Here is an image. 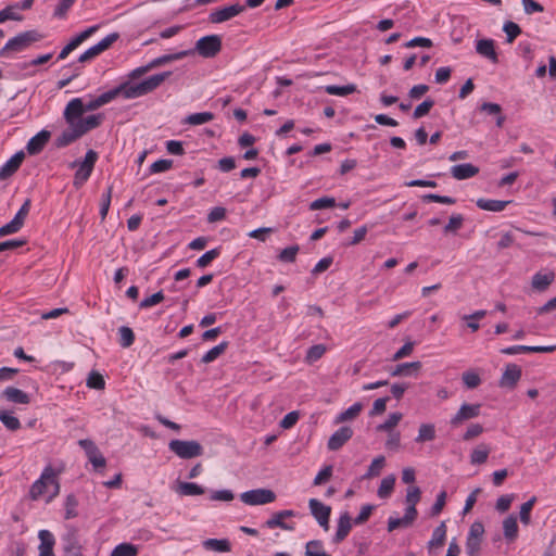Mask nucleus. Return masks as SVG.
<instances>
[{
  "label": "nucleus",
  "instance_id": "1",
  "mask_svg": "<svg viewBox=\"0 0 556 556\" xmlns=\"http://www.w3.org/2000/svg\"><path fill=\"white\" fill-rule=\"evenodd\" d=\"M170 75L172 72L168 71L149 76L137 84L126 81L111 89L110 92L113 93V100L118 96L127 100L140 98L156 90Z\"/></svg>",
  "mask_w": 556,
  "mask_h": 556
},
{
  "label": "nucleus",
  "instance_id": "2",
  "mask_svg": "<svg viewBox=\"0 0 556 556\" xmlns=\"http://www.w3.org/2000/svg\"><path fill=\"white\" fill-rule=\"evenodd\" d=\"M59 472L48 465L43 468L39 479H37L29 489V497L33 501L38 500L41 495L50 492L48 502L56 497L60 493Z\"/></svg>",
  "mask_w": 556,
  "mask_h": 556
},
{
  "label": "nucleus",
  "instance_id": "3",
  "mask_svg": "<svg viewBox=\"0 0 556 556\" xmlns=\"http://www.w3.org/2000/svg\"><path fill=\"white\" fill-rule=\"evenodd\" d=\"M43 38L39 31L31 29L17 34L0 49V58H10L28 49L33 43Z\"/></svg>",
  "mask_w": 556,
  "mask_h": 556
},
{
  "label": "nucleus",
  "instance_id": "4",
  "mask_svg": "<svg viewBox=\"0 0 556 556\" xmlns=\"http://www.w3.org/2000/svg\"><path fill=\"white\" fill-rule=\"evenodd\" d=\"M168 448L182 459H191L203 454V446L195 440H172Z\"/></svg>",
  "mask_w": 556,
  "mask_h": 556
},
{
  "label": "nucleus",
  "instance_id": "5",
  "mask_svg": "<svg viewBox=\"0 0 556 556\" xmlns=\"http://www.w3.org/2000/svg\"><path fill=\"white\" fill-rule=\"evenodd\" d=\"M97 159V152L93 150H88L84 161L78 163V168L74 176V186L76 188L81 187L89 179Z\"/></svg>",
  "mask_w": 556,
  "mask_h": 556
},
{
  "label": "nucleus",
  "instance_id": "6",
  "mask_svg": "<svg viewBox=\"0 0 556 556\" xmlns=\"http://www.w3.org/2000/svg\"><path fill=\"white\" fill-rule=\"evenodd\" d=\"M240 500L250 506L265 505L275 502L276 494L269 489H254L241 493Z\"/></svg>",
  "mask_w": 556,
  "mask_h": 556
},
{
  "label": "nucleus",
  "instance_id": "7",
  "mask_svg": "<svg viewBox=\"0 0 556 556\" xmlns=\"http://www.w3.org/2000/svg\"><path fill=\"white\" fill-rule=\"evenodd\" d=\"M222 49V40L217 35L200 38L195 43L197 52L203 58H214Z\"/></svg>",
  "mask_w": 556,
  "mask_h": 556
},
{
  "label": "nucleus",
  "instance_id": "8",
  "mask_svg": "<svg viewBox=\"0 0 556 556\" xmlns=\"http://www.w3.org/2000/svg\"><path fill=\"white\" fill-rule=\"evenodd\" d=\"M244 10H245V5L240 4V3H235V4H231L228 7L215 9L214 11H212L210 13L208 18H210L211 23L219 24V23L227 22V21L233 18L235 16H238Z\"/></svg>",
  "mask_w": 556,
  "mask_h": 556
},
{
  "label": "nucleus",
  "instance_id": "9",
  "mask_svg": "<svg viewBox=\"0 0 556 556\" xmlns=\"http://www.w3.org/2000/svg\"><path fill=\"white\" fill-rule=\"evenodd\" d=\"M308 507H309L311 514L317 520L319 526L323 527L325 530H328L331 507L328 505H325L317 498H311L308 501Z\"/></svg>",
  "mask_w": 556,
  "mask_h": 556
},
{
  "label": "nucleus",
  "instance_id": "10",
  "mask_svg": "<svg viewBox=\"0 0 556 556\" xmlns=\"http://www.w3.org/2000/svg\"><path fill=\"white\" fill-rule=\"evenodd\" d=\"M480 404H463L452 417L451 425L457 427L464 421L476 418L480 415Z\"/></svg>",
  "mask_w": 556,
  "mask_h": 556
},
{
  "label": "nucleus",
  "instance_id": "11",
  "mask_svg": "<svg viewBox=\"0 0 556 556\" xmlns=\"http://www.w3.org/2000/svg\"><path fill=\"white\" fill-rule=\"evenodd\" d=\"M353 437V429L350 426H343L334 431L327 443L330 451L340 450Z\"/></svg>",
  "mask_w": 556,
  "mask_h": 556
},
{
  "label": "nucleus",
  "instance_id": "12",
  "mask_svg": "<svg viewBox=\"0 0 556 556\" xmlns=\"http://www.w3.org/2000/svg\"><path fill=\"white\" fill-rule=\"evenodd\" d=\"M85 113L84 102L80 98L72 99L65 110H64V118L68 125H75L79 122L83 114Z\"/></svg>",
  "mask_w": 556,
  "mask_h": 556
},
{
  "label": "nucleus",
  "instance_id": "13",
  "mask_svg": "<svg viewBox=\"0 0 556 556\" xmlns=\"http://www.w3.org/2000/svg\"><path fill=\"white\" fill-rule=\"evenodd\" d=\"M521 378V368L516 364L506 365L500 379V387L513 389Z\"/></svg>",
  "mask_w": 556,
  "mask_h": 556
},
{
  "label": "nucleus",
  "instance_id": "14",
  "mask_svg": "<svg viewBox=\"0 0 556 556\" xmlns=\"http://www.w3.org/2000/svg\"><path fill=\"white\" fill-rule=\"evenodd\" d=\"M556 350V345L530 346V345H513L501 350L506 355H516L519 353H551Z\"/></svg>",
  "mask_w": 556,
  "mask_h": 556
},
{
  "label": "nucleus",
  "instance_id": "15",
  "mask_svg": "<svg viewBox=\"0 0 556 556\" xmlns=\"http://www.w3.org/2000/svg\"><path fill=\"white\" fill-rule=\"evenodd\" d=\"M295 516V511L291 509L280 510L275 513L267 521L266 527L269 529L280 528L282 530L291 531L294 529L293 526L286 523L283 520Z\"/></svg>",
  "mask_w": 556,
  "mask_h": 556
},
{
  "label": "nucleus",
  "instance_id": "16",
  "mask_svg": "<svg viewBox=\"0 0 556 556\" xmlns=\"http://www.w3.org/2000/svg\"><path fill=\"white\" fill-rule=\"evenodd\" d=\"M25 157L23 151L13 154L1 167H0V179L4 180L11 177L22 165Z\"/></svg>",
  "mask_w": 556,
  "mask_h": 556
},
{
  "label": "nucleus",
  "instance_id": "17",
  "mask_svg": "<svg viewBox=\"0 0 556 556\" xmlns=\"http://www.w3.org/2000/svg\"><path fill=\"white\" fill-rule=\"evenodd\" d=\"M417 517V509H406L402 518L390 517L388 519V531L392 532L399 528L409 527Z\"/></svg>",
  "mask_w": 556,
  "mask_h": 556
},
{
  "label": "nucleus",
  "instance_id": "18",
  "mask_svg": "<svg viewBox=\"0 0 556 556\" xmlns=\"http://www.w3.org/2000/svg\"><path fill=\"white\" fill-rule=\"evenodd\" d=\"M50 138V132L48 130H41L34 137L29 139L26 146V150L30 155L38 154L48 143Z\"/></svg>",
  "mask_w": 556,
  "mask_h": 556
},
{
  "label": "nucleus",
  "instance_id": "19",
  "mask_svg": "<svg viewBox=\"0 0 556 556\" xmlns=\"http://www.w3.org/2000/svg\"><path fill=\"white\" fill-rule=\"evenodd\" d=\"M476 51L481 56L490 60L492 63H497L498 58L495 51L493 39H480L476 43Z\"/></svg>",
  "mask_w": 556,
  "mask_h": 556
},
{
  "label": "nucleus",
  "instance_id": "20",
  "mask_svg": "<svg viewBox=\"0 0 556 556\" xmlns=\"http://www.w3.org/2000/svg\"><path fill=\"white\" fill-rule=\"evenodd\" d=\"M38 538L40 540L38 547L39 556H54L53 546L55 544V540L53 534L48 530H40Z\"/></svg>",
  "mask_w": 556,
  "mask_h": 556
},
{
  "label": "nucleus",
  "instance_id": "21",
  "mask_svg": "<svg viewBox=\"0 0 556 556\" xmlns=\"http://www.w3.org/2000/svg\"><path fill=\"white\" fill-rule=\"evenodd\" d=\"M351 529L352 520L350 514L348 511L342 513L338 520L337 532L333 536V542H342L349 535Z\"/></svg>",
  "mask_w": 556,
  "mask_h": 556
},
{
  "label": "nucleus",
  "instance_id": "22",
  "mask_svg": "<svg viewBox=\"0 0 556 556\" xmlns=\"http://www.w3.org/2000/svg\"><path fill=\"white\" fill-rule=\"evenodd\" d=\"M478 173L479 168L470 163L458 164L451 167V174L457 180L471 178Z\"/></svg>",
  "mask_w": 556,
  "mask_h": 556
},
{
  "label": "nucleus",
  "instance_id": "23",
  "mask_svg": "<svg viewBox=\"0 0 556 556\" xmlns=\"http://www.w3.org/2000/svg\"><path fill=\"white\" fill-rule=\"evenodd\" d=\"M103 122V115L102 114H92L88 115L86 117H81L79 122L76 123V127L84 136L86 132L99 127L101 123Z\"/></svg>",
  "mask_w": 556,
  "mask_h": 556
},
{
  "label": "nucleus",
  "instance_id": "24",
  "mask_svg": "<svg viewBox=\"0 0 556 556\" xmlns=\"http://www.w3.org/2000/svg\"><path fill=\"white\" fill-rule=\"evenodd\" d=\"M420 368H421L420 362L399 364L392 369L391 376L392 377L416 376L418 374V371L420 370Z\"/></svg>",
  "mask_w": 556,
  "mask_h": 556
},
{
  "label": "nucleus",
  "instance_id": "25",
  "mask_svg": "<svg viewBox=\"0 0 556 556\" xmlns=\"http://www.w3.org/2000/svg\"><path fill=\"white\" fill-rule=\"evenodd\" d=\"M511 201H503V200H492L480 198L477 200L476 204L480 210L489 211V212H502L506 208Z\"/></svg>",
  "mask_w": 556,
  "mask_h": 556
},
{
  "label": "nucleus",
  "instance_id": "26",
  "mask_svg": "<svg viewBox=\"0 0 556 556\" xmlns=\"http://www.w3.org/2000/svg\"><path fill=\"white\" fill-rule=\"evenodd\" d=\"M2 396L5 397L9 402L17 403V404H28L29 396L26 392L21 389L14 387H8L2 392Z\"/></svg>",
  "mask_w": 556,
  "mask_h": 556
},
{
  "label": "nucleus",
  "instance_id": "27",
  "mask_svg": "<svg viewBox=\"0 0 556 556\" xmlns=\"http://www.w3.org/2000/svg\"><path fill=\"white\" fill-rule=\"evenodd\" d=\"M554 279H555V274L553 271L536 273L532 277L531 286L533 289H535L538 291H544L554 281Z\"/></svg>",
  "mask_w": 556,
  "mask_h": 556
},
{
  "label": "nucleus",
  "instance_id": "28",
  "mask_svg": "<svg viewBox=\"0 0 556 556\" xmlns=\"http://www.w3.org/2000/svg\"><path fill=\"white\" fill-rule=\"evenodd\" d=\"M81 137V134L75 125H68L56 139L58 147H66Z\"/></svg>",
  "mask_w": 556,
  "mask_h": 556
},
{
  "label": "nucleus",
  "instance_id": "29",
  "mask_svg": "<svg viewBox=\"0 0 556 556\" xmlns=\"http://www.w3.org/2000/svg\"><path fill=\"white\" fill-rule=\"evenodd\" d=\"M176 492L181 496H195L205 493V489L194 482H179Z\"/></svg>",
  "mask_w": 556,
  "mask_h": 556
},
{
  "label": "nucleus",
  "instance_id": "30",
  "mask_svg": "<svg viewBox=\"0 0 556 556\" xmlns=\"http://www.w3.org/2000/svg\"><path fill=\"white\" fill-rule=\"evenodd\" d=\"M503 532L507 541H515L518 536V523L517 518L514 515H509L503 521Z\"/></svg>",
  "mask_w": 556,
  "mask_h": 556
},
{
  "label": "nucleus",
  "instance_id": "31",
  "mask_svg": "<svg viewBox=\"0 0 556 556\" xmlns=\"http://www.w3.org/2000/svg\"><path fill=\"white\" fill-rule=\"evenodd\" d=\"M192 51L190 50H186V51H180V52H177V53H173V54H165V55H162V56H159V58H155L153 60H151L149 62L150 64V67L153 70V68H156L161 65H164L166 63H169L172 61H176V60H180L189 54H191Z\"/></svg>",
  "mask_w": 556,
  "mask_h": 556
},
{
  "label": "nucleus",
  "instance_id": "32",
  "mask_svg": "<svg viewBox=\"0 0 556 556\" xmlns=\"http://www.w3.org/2000/svg\"><path fill=\"white\" fill-rule=\"evenodd\" d=\"M435 439V427L433 424H421L418 429V434L415 442L424 443L433 441Z\"/></svg>",
  "mask_w": 556,
  "mask_h": 556
},
{
  "label": "nucleus",
  "instance_id": "33",
  "mask_svg": "<svg viewBox=\"0 0 556 556\" xmlns=\"http://www.w3.org/2000/svg\"><path fill=\"white\" fill-rule=\"evenodd\" d=\"M363 405L357 402L350 406L348 409L341 412L334 419V424H341L348 420L355 419L362 412Z\"/></svg>",
  "mask_w": 556,
  "mask_h": 556
},
{
  "label": "nucleus",
  "instance_id": "34",
  "mask_svg": "<svg viewBox=\"0 0 556 556\" xmlns=\"http://www.w3.org/2000/svg\"><path fill=\"white\" fill-rule=\"evenodd\" d=\"M111 101H113V93H111L109 90L106 92H103L99 97L88 101L87 103H84L85 112L94 111V110L110 103Z\"/></svg>",
  "mask_w": 556,
  "mask_h": 556
},
{
  "label": "nucleus",
  "instance_id": "35",
  "mask_svg": "<svg viewBox=\"0 0 556 556\" xmlns=\"http://www.w3.org/2000/svg\"><path fill=\"white\" fill-rule=\"evenodd\" d=\"M395 476L389 475L381 480L377 494L380 498H388L394 489Z\"/></svg>",
  "mask_w": 556,
  "mask_h": 556
},
{
  "label": "nucleus",
  "instance_id": "36",
  "mask_svg": "<svg viewBox=\"0 0 556 556\" xmlns=\"http://www.w3.org/2000/svg\"><path fill=\"white\" fill-rule=\"evenodd\" d=\"M326 352H327V346L325 344L320 343V344L312 345L307 350L304 361L307 364L312 365L315 362H317L318 359H320Z\"/></svg>",
  "mask_w": 556,
  "mask_h": 556
},
{
  "label": "nucleus",
  "instance_id": "37",
  "mask_svg": "<svg viewBox=\"0 0 556 556\" xmlns=\"http://www.w3.org/2000/svg\"><path fill=\"white\" fill-rule=\"evenodd\" d=\"M203 546L206 549H211V551H215V552H219V553L230 551V543L226 539H223V540L207 539L203 542Z\"/></svg>",
  "mask_w": 556,
  "mask_h": 556
},
{
  "label": "nucleus",
  "instance_id": "38",
  "mask_svg": "<svg viewBox=\"0 0 556 556\" xmlns=\"http://www.w3.org/2000/svg\"><path fill=\"white\" fill-rule=\"evenodd\" d=\"M489 454L490 448L484 444H480L471 452L470 463L472 465H481L486 462Z\"/></svg>",
  "mask_w": 556,
  "mask_h": 556
},
{
  "label": "nucleus",
  "instance_id": "39",
  "mask_svg": "<svg viewBox=\"0 0 556 556\" xmlns=\"http://www.w3.org/2000/svg\"><path fill=\"white\" fill-rule=\"evenodd\" d=\"M214 119V114L211 112H199L190 114L186 117L185 122L189 125L198 126L206 124Z\"/></svg>",
  "mask_w": 556,
  "mask_h": 556
},
{
  "label": "nucleus",
  "instance_id": "40",
  "mask_svg": "<svg viewBox=\"0 0 556 556\" xmlns=\"http://www.w3.org/2000/svg\"><path fill=\"white\" fill-rule=\"evenodd\" d=\"M139 548L131 543H121L111 552L110 556H137Z\"/></svg>",
  "mask_w": 556,
  "mask_h": 556
},
{
  "label": "nucleus",
  "instance_id": "41",
  "mask_svg": "<svg viewBox=\"0 0 556 556\" xmlns=\"http://www.w3.org/2000/svg\"><path fill=\"white\" fill-rule=\"evenodd\" d=\"M325 91L331 96L344 97L355 92L356 86L354 84H349L345 86L328 85L325 87Z\"/></svg>",
  "mask_w": 556,
  "mask_h": 556
},
{
  "label": "nucleus",
  "instance_id": "42",
  "mask_svg": "<svg viewBox=\"0 0 556 556\" xmlns=\"http://www.w3.org/2000/svg\"><path fill=\"white\" fill-rule=\"evenodd\" d=\"M228 346V342L224 341V342H220L219 344L215 345L214 348H212L211 350H208L203 356H202V363L204 364H208V363H212L214 362L217 357H219L224 352L225 350L227 349Z\"/></svg>",
  "mask_w": 556,
  "mask_h": 556
},
{
  "label": "nucleus",
  "instance_id": "43",
  "mask_svg": "<svg viewBox=\"0 0 556 556\" xmlns=\"http://www.w3.org/2000/svg\"><path fill=\"white\" fill-rule=\"evenodd\" d=\"M306 556H331L324 549L321 541L313 540L306 543L305 546Z\"/></svg>",
  "mask_w": 556,
  "mask_h": 556
},
{
  "label": "nucleus",
  "instance_id": "44",
  "mask_svg": "<svg viewBox=\"0 0 556 556\" xmlns=\"http://www.w3.org/2000/svg\"><path fill=\"white\" fill-rule=\"evenodd\" d=\"M403 415L399 412L389 415L387 420L377 427L378 431L391 432L399 425Z\"/></svg>",
  "mask_w": 556,
  "mask_h": 556
},
{
  "label": "nucleus",
  "instance_id": "45",
  "mask_svg": "<svg viewBox=\"0 0 556 556\" xmlns=\"http://www.w3.org/2000/svg\"><path fill=\"white\" fill-rule=\"evenodd\" d=\"M119 344L123 348H129L135 342V333L131 328L122 326L118 328Z\"/></svg>",
  "mask_w": 556,
  "mask_h": 556
},
{
  "label": "nucleus",
  "instance_id": "46",
  "mask_svg": "<svg viewBox=\"0 0 556 556\" xmlns=\"http://www.w3.org/2000/svg\"><path fill=\"white\" fill-rule=\"evenodd\" d=\"M12 20V21H22L23 16L18 13L17 8L15 4H11L5 7L3 10L0 11V24Z\"/></svg>",
  "mask_w": 556,
  "mask_h": 556
},
{
  "label": "nucleus",
  "instance_id": "47",
  "mask_svg": "<svg viewBox=\"0 0 556 556\" xmlns=\"http://www.w3.org/2000/svg\"><path fill=\"white\" fill-rule=\"evenodd\" d=\"M536 502V497L532 496L529 501L523 503L520 507L519 517L520 521L528 526L531 521V510Z\"/></svg>",
  "mask_w": 556,
  "mask_h": 556
},
{
  "label": "nucleus",
  "instance_id": "48",
  "mask_svg": "<svg viewBox=\"0 0 556 556\" xmlns=\"http://www.w3.org/2000/svg\"><path fill=\"white\" fill-rule=\"evenodd\" d=\"M65 519H73L77 517L78 501L74 494H68L65 500Z\"/></svg>",
  "mask_w": 556,
  "mask_h": 556
},
{
  "label": "nucleus",
  "instance_id": "49",
  "mask_svg": "<svg viewBox=\"0 0 556 556\" xmlns=\"http://www.w3.org/2000/svg\"><path fill=\"white\" fill-rule=\"evenodd\" d=\"M503 30L506 34V41L508 43H511L521 34L519 25L511 21L504 23Z\"/></svg>",
  "mask_w": 556,
  "mask_h": 556
},
{
  "label": "nucleus",
  "instance_id": "50",
  "mask_svg": "<svg viewBox=\"0 0 556 556\" xmlns=\"http://www.w3.org/2000/svg\"><path fill=\"white\" fill-rule=\"evenodd\" d=\"M386 458L384 456H377L372 459L371 464L368 467L367 472L364 478L377 477L380 475L381 469L384 467Z\"/></svg>",
  "mask_w": 556,
  "mask_h": 556
},
{
  "label": "nucleus",
  "instance_id": "51",
  "mask_svg": "<svg viewBox=\"0 0 556 556\" xmlns=\"http://www.w3.org/2000/svg\"><path fill=\"white\" fill-rule=\"evenodd\" d=\"M0 420L11 431H16L21 428L18 418L8 412H0Z\"/></svg>",
  "mask_w": 556,
  "mask_h": 556
},
{
  "label": "nucleus",
  "instance_id": "52",
  "mask_svg": "<svg viewBox=\"0 0 556 556\" xmlns=\"http://www.w3.org/2000/svg\"><path fill=\"white\" fill-rule=\"evenodd\" d=\"M86 384L90 389L103 390L105 387V381L100 372L91 371L87 378Z\"/></svg>",
  "mask_w": 556,
  "mask_h": 556
},
{
  "label": "nucleus",
  "instance_id": "53",
  "mask_svg": "<svg viewBox=\"0 0 556 556\" xmlns=\"http://www.w3.org/2000/svg\"><path fill=\"white\" fill-rule=\"evenodd\" d=\"M220 255V249L219 248H215V249H212L207 252H205L203 255H201L198 260H197V266L199 268H204L206 267L212 261H214L215 258H217L218 256Z\"/></svg>",
  "mask_w": 556,
  "mask_h": 556
},
{
  "label": "nucleus",
  "instance_id": "54",
  "mask_svg": "<svg viewBox=\"0 0 556 556\" xmlns=\"http://www.w3.org/2000/svg\"><path fill=\"white\" fill-rule=\"evenodd\" d=\"M446 536V527L442 522L440 526H438L432 533V538L429 542L430 546H441L443 545Z\"/></svg>",
  "mask_w": 556,
  "mask_h": 556
},
{
  "label": "nucleus",
  "instance_id": "55",
  "mask_svg": "<svg viewBox=\"0 0 556 556\" xmlns=\"http://www.w3.org/2000/svg\"><path fill=\"white\" fill-rule=\"evenodd\" d=\"M420 489L418 486H409L406 492V509H416L417 503L420 501Z\"/></svg>",
  "mask_w": 556,
  "mask_h": 556
},
{
  "label": "nucleus",
  "instance_id": "56",
  "mask_svg": "<svg viewBox=\"0 0 556 556\" xmlns=\"http://www.w3.org/2000/svg\"><path fill=\"white\" fill-rule=\"evenodd\" d=\"M464 216L462 214H453L448 223L444 227V232H456L463 227Z\"/></svg>",
  "mask_w": 556,
  "mask_h": 556
},
{
  "label": "nucleus",
  "instance_id": "57",
  "mask_svg": "<svg viewBox=\"0 0 556 556\" xmlns=\"http://www.w3.org/2000/svg\"><path fill=\"white\" fill-rule=\"evenodd\" d=\"M64 554L65 556H84L83 547L75 538L67 541V544L64 547Z\"/></svg>",
  "mask_w": 556,
  "mask_h": 556
},
{
  "label": "nucleus",
  "instance_id": "58",
  "mask_svg": "<svg viewBox=\"0 0 556 556\" xmlns=\"http://www.w3.org/2000/svg\"><path fill=\"white\" fill-rule=\"evenodd\" d=\"M462 379L468 389H475L481 383L479 375L471 370L465 371Z\"/></svg>",
  "mask_w": 556,
  "mask_h": 556
},
{
  "label": "nucleus",
  "instance_id": "59",
  "mask_svg": "<svg viewBox=\"0 0 556 556\" xmlns=\"http://www.w3.org/2000/svg\"><path fill=\"white\" fill-rule=\"evenodd\" d=\"M434 105V101L432 99H427L422 103L416 106L413 113V117L418 119L420 117L426 116L432 106Z\"/></svg>",
  "mask_w": 556,
  "mask_h": 556
},
{
  "label": "nucleus",
  "instance_id": "60",
  "mask_svg": "<svg viewBox=\"0 0 556 556\" xmlns=\"http://www.w3.org/2000/svg\"><path fill=\"white\" fill-rule=\"evenodd\" d=\"M298 252H299V247L291 245V247L283 249L279 253L278 258H279V261L285 262V263H293L295 261Z\"/></svg>",
  "mask_w": 556,
  "mask_h": 556
},
{
  "label": "nucleus",
  "instance_id": "61",
  "mask_svg": "<svg viewBox=\"0 0 556 556\" xmlns=\"http://www.w3.org/2000/svg\"><path fill=\"white\" fill-rule=\"evenodd\" d=\"M117 33H112L105 36L102 40H100L94 47L101 54L103 51L108 50L117 39H118Z\"/></svg>",
  "mask_w": 556,
  "mask_h": 556
},
{
  "label": "nucleus",
  "instance_id": "62",
  "mask_svg": "<svg viewBox=\"0 0 556 556\" xmlns=\"http://www.w3.org/2000/svg\"><path fill=\"white\" fill-rule=\"evenodd\" d=\"M172 166H173L172 160H166V159L157 160L151 164L150 173L151 174L163 173V172L170 169Z\"/></svg>",
  "mask_w": 556,
  "mask_h": 556
},
{
  "label": "nucleus",
  "instance_id": "63",
  "mask_svg": "<svg viewBox=\"0 0 556 556\" xmlns=\"http://www.w3.org/2000/svg\"><path fill=\"white\" fill-rule=\"evenodd\" d=\"M334 204H336V200L333 198L324 197V198H319V199L313 201L309 204V208L312 211H317V210H323V208H327V207H332V206H334Z\"/></svg>",
  "mask_w": 556,
  "mask_h": 556
},
{
  "label": "nucleus",
  "instance_id": "64",
  "mask_svg": "<svg viewBox=\"0 0 556 556\" xmlns=\"http://www.w3.org/2000/svg\"><path fill=\"white\" fill-rule=\"evenodd\" d=\"M75 1L76 0H59V3L54 9L53 15L58 18L65 17L67 11L71 9Z\"/></svg>",
  "mask_w": 556,
  "mask_h": 556
}]
</instances>
